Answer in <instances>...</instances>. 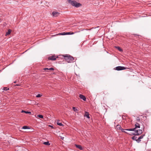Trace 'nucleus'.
<instances>
[{
    "instance_id": "1",
    "label": "nucleus",
    "mask_w": 151,
    "mask_h": 151,
    "mask_svg": "<svg viewBox=\"0 0 151 151\" xmlns=\"http://www.w3.org/2000/svg\"><path fill=\"white\" fill-rule=\"evenodd\" d=\"M135 127L134 128L126 129V130L127 131H133L134 132H132L131 133L134 135H138L141 134L142 132V130L137 129V128H140V125L138 123L136 122L135 124Z\"/></svg>"
},
{
    "instance_id": "2",
    "label": "nucleus",
    "mask_w": 151,
    "mask_h": 151,
    "mask_svg": "<svg viewBox=\"0 0 151 151\" xmlns=\"http://www.w3.org/2000/svg\"><path fill=\"white\" fill-rule=\"evenodd\" d=\"M68 3L76 7H79L81 5V4L77 2L74 0H68Z\"/></svg>"
},
{
    "instance_id": "3",
    "label": "nucleus",
    "mask_w": 151,
    "mask_h": 151,
    "mask_svg": "<svg viewBox=\"0 0 151 151\" xmlns=\"http://www.w3.org/2000/svg\"><path fill=\"white\" fill-rule=\"evenodd\" d=\"M63 56L64 59L68 63H71L74 60L73 58L69 55H63Z\"/></svg>"
},
{
    "instance_id": "4",
    "label": "nucleus",
    "mask_w": 151,
    "mask_h": 151,
    "mask_svg": "<svg viewBox=\"0 0 151 151\" xmlns=\"http://www.w3.org/2000/svg\"><path fill=\"white\" fill-rule=\"evenodd\" d=\"M74 33L73 32H63L62 33H58V34H56V35H73L74 34Z\"/></svg>"
},
{
    "instance_id": "5",
    "label": "nucleus",
    "mask_w": 151,
    "mask_h": 151,
    "mask_svg": "<svg viewBox=\"0 0 151 151\" xmlns=\"http://www.w3.org/2000/svg\"><path fill=\"white\" fill-rule=\"evenodd\" d=\"M126 69L125 67L121 66H118L116 67L114 69L117 70H125Z\"/></svg>"
},
{
    "instance_id": "6",
    "label": "nucleus",
    "mask_w": 151,
    "mask_h": 151,
    "mask_svg": "<svg viewBox=\"0 0 151 151\" xmlns=\"http://www.w3.org/2000/svg\"><path fill=\"white\" fill-rule=\"evenodd\" d=\"M60 14V13L56 11H54L52 13V15L53 17H57Z\"/></svg>"
},
{
    "instance_id": "7",
    "label": "nucleus",
    "mask_w": 151,
    "mask_h": 151,
    "mask_svg": "<svg viewBox=\"0 0 151 151\" xmlns=\"http://www.w3.org/2000/svg\"><path fill=\"white\" fill-rule=\"evenodd\" d=\"M57 58H58V56H56L55 55H52L51 56H50L48 57V59L49 60H55Z\"/></svg>"
},
{
    "instance_id": "8",
    "label": "nucleus",
    "mask_w": 151,
    "mask_h": 151,
    "mask_svg": "<svg viewBox=\"0 0 151 151\" xmlns=\"http://www.w3.org/2000/svg\"><path fill=\"white\" fill-rule=\"evenodd\" d=\"M145 135V134L141 135L138 139H137L136 142L138 143H139L141 141V139H142Z\"/></svg>"
},
{
    "instance_id": "9",
    "label": "nucleus",
    "mask_w": 151,
    "mask_h": 151,
    "mask_svg": "<svg viewBox=\"0 0 151 151\" xmlns=\"http://www.w3.org/2000/svg\"><path fill=\"white\" fill-rule=\"evenodd\" d=\"M79 97L80 99H82L83 101H86V98L84 96H83L82 94H80L79 95Z\"/></svg>"
},
{
    "instance_id": "10",
    "label": "nucleus",
    "mask_w": 151,
    "mask_h": 151,
    "mask_svg": "<svg viewBox=\"0 0 151 151\" xmlns=\"http://www.w3.org/2000/svg\"><path fill=\"white\" fill-rule=\"evenodd\" d=\"M75 146L76 147L78 148L80 150H82L83 149L81 145H75Z\"/></svg>"
},
{
    "instance_id": "11",
    "label": "nucleus",
    "mask_w": 151,
    "mask_h": 151,
    "mask_svg": "<svg viewBox=\"0 0 151 151\" xmlns=\"http://www.w3.org/2000/svg\"><path fill=\"white\" fill-rule=\"evenodd\" d=\"M12 32V30L10 29H8V31L6 33L5 35L7 36L9 35Z\"/></svg>"
},
{
    "instance_id": "12",
    "label": "nucleus",
    "mask_w": 151,
    "mask_h": 151,
    "mask_svg": "<svg viewBox=\"0 0 151 151\" xmlns=\"http://www.w3.org/2000/svg\"><path fill=\"white\" fill-rule=\"evenodd\" d=\"M84 116L87 117L88 118H90V116H89V114L88 112H85L84 115Z\"/></svg>"
},
{
    "instance_id": "13",
    "label": "nucleus",
    "mask_w": 151,
    "mask_h": 151,
    "mask_svg": "<svg viewBox=\"0 0 151 151\" xmlns=\"http://www.w3.org/2000/svg\"><path fill=\"white\" fill-rule=\"evenodd\" d=\"M57 124L60 126H63V124L61 122H60L58 120L56 122Z\"/></svg>"
},
{
    "instance_id": "14",
    "label": "nucleus",
    "mask_w": 151,
    "mask_h": 151,
    "mask_svg": "<svg viewBox=\"0 0 151 151\" xmlns=\"http://www.w3.org/2000/svg\"><path fill=\"white\" fill-rule=\"evenodd\" d=\"M116 128L117 129L120 130L121 129L122 127L119 125H117L116 126Z\"/></svg>"
},
{
    "instance_id": "15",
    "label": "nucleus",
    "mask_w": 151,
    "mask_h": 151,
    "mask_svg": "<svg viewBox=\"0 0 151 151\" xmlns=\"http://www.w3.org/2000/svg\"><path fill=\"white\" fill-rule=\"evenodd\" d=\"M116 48H117L120 52H122L123 51L122 49L119 47H116Z\"/></svg>"
},
{
    "instance_id": "16",
    "label": "nucleus",
    "mask_w": 151,
    "mask_h": 151,
    "mask_svg": "<svg viewBox=\"0 0 151 151\" xmlns=\"http://www.w3.org/2000/svg\"><path fill=\"white\" fill-rule=\"evenodd\" d=\"M22 112H24L26 114H31V112L30 111H25L24 110L22 111Z\"/></svg>"
},
{
    "instance_id": "17",
    "label": "nucleus",
    "mask_w": 151,
    "mask_h": 151,
    "mask_svg": "<svg viewBox=\"0 0 151 151\" xmlns=\"http://www.w3.org/2000/svg\"><path fill=\"white\" fill-rule=\"evenodd\" d=\"M137 137H136L134 136L132 138L133 140H135L136 141L137 139Z\"/></svg>"
},
{
    "instance_id": "18",
    "label": "nucleus",
    "mask_w": 151,
    "mask_h": 151,
    "mask_svg": "<svg viewBox=\"0 0 151 151\" xmlns=\"http://www.w3.org/2000/svg\"><path fill=\"white\" fill-rule=\"evenodd\" d=\"M43 144L45 145H50V143H49L48 142H44L43 143Z\"/></svg>"
},
{
    "instance_id": "19",
    "label": "nucleus",
    "mask_w": 151,
    "mask_h": 151,
    "mask_svg": "<svg viewBox=\"0 0 151 151\" xmlns=\"http://www.w3.org/2000/svg\"><path fill=\"white\" fill-rule=\"evenodd\" d=\"M73 109L74 111L76 112L78 111L77 109L74 107H73Z\"/></svg>"
},
{
    "instance_id": "20",
    "label": "nucleus",
    "mask_w": 151,
    "mask_h": 151,
    "mask_svg": "<svg viewBox=\"0 0 151 151\" xmlns=\"http://www.w3.org/2000/svg\"><path fill=\"white\" fill-rule=\"evenodd\" d=\"M37 116L41 118H42L43 117V115L40 114L37 115Z\"/></svg>"
},
{
    "instance_id": "21",
    "label": "nucleus",
    "mask_w": 151,
    "mask_h": 151,
    "mask_svg": "<svg viewBox=\"0 0 151 151\" xmlns=\"http://www.w3.org/2000/svg\"><path fill=\"white\" fill-rule=\"evenodd\" d=\"M28 127L27 126H23L22 128V129H28Z\"/></svg>"
},
{
    "instance_id": "22",
    "label": "nucleus",
    "mask_w": 151,
    "mask_h": 151,
    "mask_svg": "<svg viewBox=\"0 0 151 151\" xmlns=\"http://www.w3.org/2000/svg\"><path fill=\"white\" fill-rule=\"evenodd\" d=\"M9 88H8L7 87H4L3 88L4 90V91H7L8 90H9Z\"/></svg>"
},
{
    "instance_id": "23",
    "label": "nucleus",
    "mask_w": 151,
    "mask_h": 151,
    "mask_svg": "<svg viewBox=\"0 0 151 151\" xmlns=\"http://www.w3.org/2000/svg\"><path fill=\"white\" fill-rule=\"evenodd\" d=\"M126 129H122V128H121V129L120 130H121L122 131V132H125V133H126L127 132H125L124 131V130H126Z\"/></svg>"
},
{
    "instance_id": "24",
    "label": "nucleus",
    "mask_w": 151,
    "mask_h": 151,
    "mask_svg": "<svg viewBox=\"0 0 151 151\" xmlns=\"http://www.w3.org/2000/svg\"><path fill=\"white\" fill-rule=\"evenodd\" d=\"M42 96V95L40 94H38L36 96L37 97H40L41 96Z\"/></svg>"
},
{
    "instance_id": "25",
    "label": "nucleus",
    "mask_w": 151,
    "mask_h": 151,
    "mask_svg": "<svg viewBox=\"0 0 151 151\" xmlns=\"http://www.w3.org/2000/svg\"><path fill=\"white\" fill-rule=\"evenodd\" d=\"M136 120H137V121L138 122H139L140 121V119L139 118V117H137Z\"/></svg>"
},
{
    "instance_id": "26",
    "label": "nucleus",
    "mask_w": 151,
    "mask_h": 151,
    "mask_svg": "<svg viewBox=\"0 0 151 151\" xmlns=\"http://www.w3.org/2000/svg\"><path fill=\"white\" fill-rule=\"evenodd\" d=\"M44 70L46 71H47L49 70V68H44Z\"/></svg>"
},
{
    "instance_id": "27",
    "label": "nucleus",
    "mask_w": 151,
    "mask_h": 151,
    "mask_svg": "<svg viewBox=\"0 0 151 151\" xmlns=\"http://www.w3.org/2000/svg\"><path fill=\"white\" fill-rule=\"evenodd\" d=\"M49 70H54V69L53 68H49Z\"/></svg>"
},
{
    "instance_id": "28",
    "label": "nucleus",
    "mask_w": 151,
    "mask_h": 151,
    "mask_svg": "<svg viewBox=\"0 0 151 151\" xmlns=\"http://www.w3.org/2000/svg\"><path fill=\"white\" fill-rule=\"evenodd\" d=\"M49 126L50 127H51L52 128V129H53L54 128V127L53 126H52V125H49Z\"/></svg>"
},
{
    "instance_id": "29",
    "label": "nucleus",
    "mask_w": 151,
    "mask_h": 151,
    "mask_svg": "<svg viewBox=\"0 0 151 151\" xmlns=\"http://www.w3.org/2000/svg\"><path fill=\"white\" fill-rule=\"evenodd\" d=\"M19 86V85H18V84H17V85H16V86Z\"/></svg>"
},
{
    "instance_id": "30",
    "label": "nucleus",
    "mask_w": 151,
    "mask_h": 151,
    "mask_svg": "<svg viewBox=\"0 0 151 151\" xmlns=\"http://www.w3.org/2000/svg\"><path fill=\"white\" fill-rule=\"evenodd\" d=\"M14 83H16V81H15L14 82Z\"/></svg>"
}]
</instances>
